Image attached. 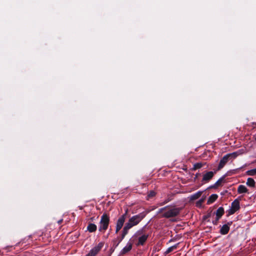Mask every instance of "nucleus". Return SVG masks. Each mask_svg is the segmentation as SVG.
<instances>
[{
	"label": "nucleus",
	"instance_id": "nucleus-1",
	"mask_svg": "<svg viewBox=\"0 0 256 256\" xmlns=\"http://www.w3.org/2000/svg\"><path fill=\"white\" fill-rule=\"evenodd\" d=\"M146 216L144 212L134 216L130 218L123 228L122 232V238H124L128 234V230L134 226H136Z\"/></svg>",
	"mask_w": 256,
	"mask_h": 256
},
{
	"label": "nucleus",
	"instance_id": "nucleus-2",
	"mask_svg": "<svg viewBox=\"0 0 256 256\" xmlns=\"http://www.w3.org/2000/svg\"><path fill=\"white\" fill-rule=\"evenodd\" d=\"M181 210L182 208H177L175 206H168L160 208L159 210V212H162L164 210L165 212L162 214V217L170 218L178 216L180 214Z\"/></svg>",
	"mask_w": 256,
	"mask_h": 256
},
{
	"label": "nucleus",
	"instance_id": "nucleus-3",
	"mask_svg": "<svg viewBox=\"0 0 256 256\" xmlns=\"http://www.w3.org/2000/svg\"><path fill=\"white\" fill-rule=\"evenodd\" d=\"M110 220L109 216L107 214L104 213L100 218L98 230L104 232L108 228Z\"/></svg>",
	"mask_w": 256,
	"mask_h": 256
},
{
	"label": "nucleus",
	"instance_id": "nucleus-4",
	"mask_svg": "<svg viewBox=\"0 0 256 256\" xmlns=\"http://www.w3.org/2000/svg\"><path fill=\"white\" fill-rule=\"evenodd\" d=\"M236 156V155L234 152L232 154H228L225 155L220 160L219 164L218 167V170H221L224 165L228 162L230 159L234 158Z\"/></svg>",
	"mask_w": 256,
	"mask_h": 256
},
{
	"label": "nucleus",
	"instance_id": "nucleus-5",
	"mask_svg": "<svg viewBox=\"0 0 256 256\" xmlns=\"http://www.w3.org/2000/svg\"><path fill=\"white\" fill-rule=\"evenodd\" d=\"M240 208V202L238 199H236L231 204V208L227 211L228 216L234 214Z\"/></svg>",
	"mask_w": 256,
	"mask_h": 256
},
{
	"label": "nucleus",
	"instance_id": "nucleus-6",
	"mask_svg": "<svg viewBox=\"0 0 256 256\" xmlns=\"http://www.w3.org/2000/svg\"><path fill=\"white\" fill-rule=\"evenodd\" d=\"M216 173V171L214 172L212 171H208L204 172L202 176V178L201 181L202 182L203 184L208 182L214 176V175Z\"/></svg>",
	"mask_w": 256,
	"mask_h": 256
},
{
	"label": "nucleus",
	"instance_id": "nucleus-7",
	"mask_svg": "<svg viewBox=\"0 0 256 256\" xmlns=\"http://www.w3.org/2000/svg\"><path fill=\"white\" fill-rule=\"evenodd\" d=\"M104 245L103 242H100L96 246L93 248L86 256H96L101 250Z\"/></svg>",
	"mask_w": 256,
	"mask_h": 256
},
{
	"label": "nucleus",
	"instance_id": "nucleus-8",
	"mask_svg": "<svg viewBox=\"0 0 256 256\" xmlns=\"http://www.w3.org/2000/svg\"><path fill=\"white\" fill-rule=\"evenodd\" d=\"M232 224V222H230L226 224L223 225L220 230V233L223 235L226 234L230 230V226Z\"/></svg>",
	"mask_w": 256,
	"mask_h": 256
},
{
	"label": "nucleus",
	"instance_id": "nucleus-9",
	"mask_svg": "<svg viewBox=\"0 0 256 256\" xmlns=\"http://www.w3.org/2000/svg\"><path fill=\"white\" fill-rule=\"evenodd\" d=\"M124 217H120L116 222V232L118 233L122 228L125 221L124 220Z\"/></svg>",
	"mask_w": 256,
	"mask_h": 256
},
{
	"label": "nucleus",
	"instance_id": "nucleus-10",
	"mask_svg": "<svg viewBox=\"0 0 256 256\" xmlns=\"http://www.w3.org/2000/svg\"><path fill=\"white\" fill-rule=\"evenodd\" d=\"M132 244L131 242H128L126 246L124 247L120 252L121 254H125L129 252L132 248Z\"/></svg>",
	"mask_w": 256,
	"mask_h": 256
},
{
	"label": "nucleus",
	"instance_id": "nucleus-11",
	"mask_svg": "<svg viewBox=\"0 0 256 256\" xmlns=\"http://www.w3.org/2000/svg\"><path fill=\"white\" fill-rule=\"evenodd\" d=\"M224 214V210L223 207H220L216 212H213V215H216L217 218H221Z\"/></svg>",
	"mask_w": 256,
	"mask_h": 256
},
{
	"label": "nucleus",
	"instance_id": "nucleus-12",
	"mask_svg": "<svg viewBox=\"0 0 256 256\" xmlns=\"http://www.w3.org/2000/svg\"><path fill=\"white\" fill-rule=\"evenodd\" d=\"M238 193L239 194L247 193L249 194L248 190L244 185H240L238 188Z\"/></svg>",
	"mask_w": 256,
	"mask_h": 256
},
{
	"label": "nucleus",
	"instance_id": "nucleus-13",
	"mask_svg": "<svg viewBox=\"0 0 256 256\" xmlns=\"http://www.w3.org/2000/svg\"><path fill=\"white\" fill-rule=\"evenodd\" d=\"M148 235L144 234L138 238V245L143 246L148 238Z\"/></svg>",
	"mask_w": 256,
	"mask_h": 256
},
{
	"label": "nucleus",
	"instance_id": "nucleus-14",
	"mask_svg": "<svg viewBox=\"0 0 256 256\" xmlns=\"http://www.w3.org/2000/svg\"><path fill=\"white\" fill-rule=\"evenodd\" d=\"M206 164V162H204L196 163L194 164V166H193L192 170H196L198 169H200V168H202V167L204 166Z\"/></svg>",
	"mask_w": 256,
	"mask_h": 256
},
{
	"label": "nucleus",
	"instance_id": "nucleus-15",
	"mask_svg": "<svg viewBox=\"0 0 256 256\" xmlns=\"http://www.w3.org/2000/svg\"><path fill=\"white\" fill-rule=\"evenodd\" d=\"M218 198L216 194H212L207 200V204H210L215 202Z\"/></svg>",
	"mask_w": 256,
	"mask_h": 256
},
{
	"label": "nucleus",
	"instance_id": "nucleus-16",
	"mask_svg": "<svg viewBox=\"0 0 256 256\" xmlns=\"http://www.w3.org/2000/svg\"><path fill=\"white\" fill-rule=\"evenodd\" d=\"M96 229H97V226L95 224H92V223H89L88 224V226H87V230L90 232H94L96 231Z\"/></svg>",
	"mask_w": 256,
	"mask_h": 256
},
{
	"label": "nucleus",
	"instance_id": "nucleus-17",
	"mask_svg": "<svg viewBox=\"0 0 256 256\" xmlns=\"http://www.w3.org/2000/svg\"><path fill=\"white\" fill-rule=\"evenodd\" d=\"M246 184L248 186L251 188H254L256 186V182L252 178H248L247 179Z\"/></svg>",
	"mask_w": 256,
	"mask_h": 256
},
{
	"label": "nucleus",
	"instance_id": "nucleus-18",
	"mask_svg": "<svg viewBox=\"0 0 256 256\" xmlns=\"http://www.w3.org/2000/svg\"><path fill=\"white\" fill-rule=\"evenodd\" d=\"M212 216H214L212 211V210H208V213L203 216L202 220H208V222H210V220L208 218Z\"/></svg>",
	"mask_w": 256,
	"mask_h": 256
},
{
	"label": "nucleus",
	"instance_id": "nucleus-19",
	"mask_svg": "<svg viewBox=\"0 0 256 256\" xmlns=\"http://www.w3.org/2000/svg\"><path fill=\"white\" fill-rule=\"evenodd\" d=\"M178 244H176L170 248H168L164 252V254L165 255H166L168 254L171 252H172L174 250H176L178 248Z\"/></svg>",
	"mask_w": 256,
	"mask_h": 256
},
{
	"label": "nucleus",
	"instance_id": "nucleus-20",
	"mask_svg": "<svg viewBox=\"0 0 256 256\" xmlns=\"http://www.w3.org/2000/svg\"><path fill=\"white\" fill-rule=\"evenodd\" d=\"M202 194V192L200 191H198L191 196L190 200H197L201 196Z\"/></svg>",
	"mask_w": 256,
	"mask_h": 256
},
{
	"label": "nucleus",
	"instance_id": "nucleus-21",
	"mask_svg": "<svg viewBox=\"0 0 256 256\" xmlns=\"http://www.w3.org/2000/svg\"><path fill=\"white\" fill-rule=\"evenodd\" d=\"M246 174L248 176H254L256 175V168L246 171Z\"/></svg>",
	"mask_w": 256,
	"mask_h": 256
},
{
	"label": "nucleus",
	"instance_id": "nucleus-22",
	"mask_svg": "<svg viewBox=\"0 0 256 256\" xmlns=\"http://www.w3.org/2000/svg\"><path fill=\"white\" fill-rule=\"evenodd\" d=\"M226 176V175L224 174L220 178H219L218 180L216 182V185H218V186H220L222 182L224 180Z\"/></svg>",
	"mask_w": 256,
	"mask_h": 256
},
{
	"label": "nucleus",
	"instance_id": "nucleus-23",
	"mask_svg": "<svg viewBox=\"0 0 256 256\" xmlns=\"http://www.w3.org/2000/svg\"><path fill=\"white\" fill-rule=\"evenodd\" d=\"M156 193L154 191V190H150V192H148V200H149L152 198H153L154 196H155Z\"/></svg>",
	"mask_w": 256,
	"mask_h": 256
},
{
	"label": "nucleus",
	"instance_id": "nucleus-24",
	"mask_svg": "<svg viewBox=\"0 0 256 256\" xmlns=\"http://www.w3.org/2000/svg\"><path fill=\"white\" fill-rule=\"evenodd\" d=\"M220 218H217V216H216V218L214 220L212 221V223L214 225H217L218 224V220Z\"/></svg>",
	"mask_w": 256,
	"mask_h": 256
},
{
	"label": "nucleus",
	"instance_id": "nucleus-25",
	"mask_svg": "<svg viewBox=\"0 0 256 256\" xmlns=\"http://www.w3.org/2000/svg\"><path fill=\"white\" fill-rule=\"evenodd\" d=\"M118 242L117 243V244L116 245V247L118 246V245L119 244L122 242V240L124 238H122V235L121 236V237L120 238H118Z\"/></svg>",
	"mask_w": 256,
	"mask_h": 256
},
{
	"label": "nucleus",
	"instance_id": "nucleus-26",
	"mask_svg": "<svg viewBox=\"0 0 256 256\" xmlns=\"http://www.w3.org/2000/svg\"><path fill=\"white\" fill-rule=\"evenodd\" d=\"M204 202V198H201L200 200H198V202L196 203V204L198 205V204H201L202 203H203Z\"/></svg>",
	"mask_w": 256,
	"mask_h": 256
},
{
	"label": "nucleus",
	"instance_id": "nucleus-27",
	"mask_svg": "<svg viewBox=\"0 0 256 256\" xmlns=\"http://www.w3.org/2000/svg\"><path fill=\"white\" fill-rule=\"evenodd\" d=\"M128 214H126L124 212L122 216H121L120 217H124V220L125 221L126 218L127 217Z\"/></svg>",
	"mask_w": 256,
	"mask_h": 256
},
{
	"label": "nucleus",
	"instance_id": "nucleus-28",
	"mask_svg": "<svg viewBox=\"0 0 256 256\" xmlns=\"http://www.w3.org/2000/svg\"><path fill=\"white\" fill-rule=\"evenodd\" d=\"M63 221V220L62 219H61V220H60L58 221V223L60 224H62V222Z\"/></svg>",
	"mask_w": 256,
	"mask_h": 256
},
{
	"label": "nucleus",
	"instance_id": "nucleus-29",
	"mask_svg": "<svg viewBox=\"0 0 256 256\" xmlns=\"http://www.w3.org/2000/svg\"><path fill=\"white\" fill-rule=\"evenodd\" d=\"M90 220L92 221V222H93L95 220V218L94 216L93 217H92L90 218Z\"/></svg>",
	"mask_w": 256,
	"mask_h": 256
},
{
	"label": "nucleus",
	"instance_id": "nucleus-30",
	"mask_svg": "<svg viewBox=\"0 0 256 256\" xmlns=\"http://www.w3.org/2000/svg\"><path fill=\"white\" fill-rule=\"evenodd\" d=\"M209 188H214V185H212L209 187Z\"/></svg>",
	"mask_w": 256,
	"mask_h": 256
},
{
	"label": "nucleus",
	"instance_id": "nucleus-31",
	"mask_svg": "<svg viewBox=\"0 0 256 256\" xmlns=\"http://www.w3.org/2000/svg\"><path fill=\"white\" fill-rule=\"evenodd\" d=\"M114 246L116 247V245L117 244L118 242H116V240H114Z\"/></svg>",
	"mask_w": 256,
	"mask_h": 256
},
{
	"label": "nucleus",
	"instance_id": "nucleus-32",
	"mask_svg": "<svg viewBox=\"0 0 256 256\" xmlns=\"http://www.w3.org/2000/svg\"><path fill=\"white\" fill-rule=\"evenodd\" d=\"M254 139L255 141L256 142V134L254 136Z\"/></svg>",
	"mask_w": 256,
	"mask_h": 256
},
{
	"label": "nucleus",
	"instance_id": "nucleus-33",
	"mask_svg": "<svg viewBox=\"0 0 256 256\" xmlns=\"http://www.w3.org/2000/svg\"><path fill=\"white\" fill-rule=\"evenodd\" d=\"M214 185V188H217L218 186V185H216V183Z\"/></svg>",
	"mask_w": 256,
	"mask_h": 256
},
{
	"label": "nucleus",
	"instance_id": "nucleus-34",
	"mask_svg": "<svg viewBox=\"0 0 256 256\" xmlns=\"http://www.w3.org/2000/svg\"><path fill=\"white\" fill-rule=\"evenodd\" d=\"M125 213L126 214H128V209L126 208V210H125Z\"/></svg>",
	"mask_w": 256,
	"mask_h": 256
},
{
	"label": "nucleus",
	"instance_id": "nucleus-35",
	"mask_svg": "<svg viewBox=\"0 0 256 256\" xmlns=\"http://www.w3.org/2000/svg\"><path fill=\"white\" fill-rule=\"evenodd\" d=\"M199 174H196V177H197L198 176V175H199Z\"/></svg>",
	"mask_w": 256,
	"mask_h": 256
},
{
	"label": "nucleus",
	"instance_id": "nucleus-36",
	"mask_svg": "<svg viewBox=\"0 0 256 256\" xmlns=\"http://www.w3.org/2000/svg\"><path fill=\"white\" fill-rule=\"evenodd\" d=\"M185 256H186V255Z\"/></svg>",
	"mask_w": 256,
	"mask_h": 256
}]
</instances>
